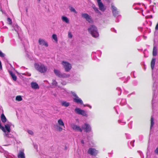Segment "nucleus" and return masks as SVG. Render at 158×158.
Here are the masks:
<instances>
[{
	"label": "nucleus",
	"mask_w": 158,
	"mask_h": 158,
	"mask_svg": "<svg viewBox=\"0 0 158 158\" xmlns=\"http://www.w3.org/2000/svg\"><path fill=\"white\" fill-rule=\"evenodd\" d=\"M88 31L92 36L94 38L99 36V34L98 29L96 26L93 25H90L88 28Z\"/></svg>",
	"instance_id": "obj_1"
},
{
	"label": "nucleus",
	"mask_w": 158,
	"mask_h": 158,
	"mask_svg": "<svg viewBox=\"0 0 158 158\" xmlns=\"http://www.w3.org/2000/svg\"><path fill=\"white\" fill-rule=\"evenodd\" d=\"M35 69L41 73H45L47 70V67L41 63H35L34 64Z\"/></svg>",
	"instance_id": "obj_2"
},
{
	"label": "nucleus",
	"mask_w": 158,
	"mask_h": 158,
	"mask_svg": "<svg viewBox=\"0 0 158 158\" xmlns=\"http://www.w3.org/2000/svg\"><path fill=\"white\" fill-rule=\"evenodd\" d=\"M54 72L55 74L58 77L60 78H67L70 76V74L65 73H62L60 71L58 70L54 69Z\"/></svg>",
	"instance_id": "obj_3"
},
{
	"label": "nucleus",
	"mask_w": 158,
	"mask_h": 158,
	"mask_svg": "<svg viewBox=\"0 0 158 158\" xmlns=\"http://www.w3.org/2000/svg\"><path fill=\"white\" fill-rule=\"evenodd\" d=\"M54 72L55 74L58 77L60 78H67L70 76V74L65 73H62L60 71L58 70L54 69Z\"/></svg>",
	"instance_id": "obj_4"
},
{
	"label": "nucleus",
	"mask_w": 158,
	"mask_h": 158,
	"mask_svg": "<svg viewBox=\"0 0 158 158\" xmlns=\"http://www.w3.org/2000/svg\"><path fill=\"white\" fill-rule=\"evenodd\" d=\"M75 112L77 114H80L83 116L87 117L88 115L86 112L83 110H82L78 108H76L74 110Z\"/></svg>",
	"instance_id": "obj_5"
},
{
	"label": "nucleus",
	"mask_w": 158,
	"mask_h": 158,
	"mask_svg": "<svg viewBox=\"0 0 158 158\" xmlns=\"http://www.w3.org/2000/svg\"><path fill=\"white\" fill-rule=\"evenodd\" d=\"M81 16L83 18L85 19L89 23H93V21L91 16L89 15L88 14L85 13H82L81 14Z\"/></svg>",
	"instance_id": "obj_6"
},
{
	"label": "nucleus",
	"mask_w": 158,
	"mask_h": 158,
	"mask_svg": "<svg viewBox=\"0 0 158 158\" xmlns=\"http://www.w3.org/2000/svg\"><path fill=\"white\" fill-rule=\"evenodd\" d=\"M111 7L113 15L115 17H121V15H118L119 11L117 8L113 5H111Z\"/></svg>",
	"instance_id": "obj_7"
},
{
	"label": "nucleus",
	"mask_w": 158,
	"mask_h": 158,
	"mask_svg": "<svg viewBox=\"0 0 158 158\" xmlns=\"http://www.w3.org/2000/svg\"><path fill=\"white\" fill-rule=\"evenodd\" d=\"M152 89L153 90V98L152 100V106H153L154 104L156 102V97H155V91L156 89V83L155 82H154L153 84Z\"/></svg>",
	"instance_id": "obj_8"
},
{
	"label": "nucleus",
	"mask_w": 158,
	"mask_h": 158,
	"mask_svg": "<svg viewBox=\"0 0 158 158\" xmlns=\"http://www.w3.org/2000/svg\"><path fill=\"white\" fill-rule=\"evenodd\" d=\"M62 64L64 67L65 71L66 72H69L71 69V65L67 62L63 61Z\"/></svg>",
	"instance_id": "obj_9"
},
{
	"label": "nucleus",
	"mask_w": 158,
	"mask_h": 158,
	"mask_svg": "<svg viewBox=\"0 0 158 158\" xmlns=\"http://www.w3.org/2000/svg\"><path fill=\"white\" fill-rule=\"evenodd\" d=\"M82 129L85 130V131L86 132H89L91 131V127L90 126L86 123H85L84 125L82 126Z\"/></svg>",
	"instance_id": "obj_10"
},
{
	"label": "nucleus",
	"mask_w": 158,
	"mask_h": 158,
	"mask_svg": "<svg viewBox=\"0 0 158 158\" xmlns=\"http://www.w3.org/2000/svg\"><path fill=\"white\" fill-rule=\"evenodd\" d=\"M87 152L91 155L96 156L98 153V151L94 148H89Z\"/></svg>",
	"instance_id": "obj_11"
},
{
	"label": "nucleus",
	"mask_w": 158,
	"mask_h": 158,
	"mask_svg": "<svg viewBox=\"0 0 158 158\" xmlns=\"http://www.w3.org/2000/svg\"><path fill=\"white\" fill-rule=\"evenodd\" d=\"M71 128L75 131L82 132V128H81L79 126L75 125L74 123L71 125Z\"/></svg>",
	"instance_id": "obj_12"
},
{
	"label": "nucleus",
	"mask_w": 158,
	"mask_h": 158,
	"mask_svg": "<svg viewBox=\"0 0 158 158\" xmlns=\"http://www.w3.org/2000/svg\"><path fill=\"white\" fill-rule=\"evenodd\" d=\"M4 135L6 137V138H5L6 140V141H7L9 140L8 139L9 138L10 139V141H11L13 140L14 136L13 135L10 134V133L6 132L5 133H4Z\"/></svg>",
	"instance_id": "obj_13"
},
{
	"label": "nucleus",
	"mask_w": 158,
	"mask_h": 158,
	"mask_svg": "<svg viewBox=\"0 0 158 158\" xmlns=\"http://www.w3.org/2000/svg\"><path fill=\"white\" fill-rule=\"evenodd\" d=\"M73 101L77 104L83 105V102L82 100L78 96L76 98H73Z\"/></svg>",
	"instance_id": "obj_14"
},
{
	"label": "nucleus",
	"mask_w": 158,
	"mask_h": 158,
	"mask_svg": "<svg viewBox=\"0 0 158 158\" xmlns=\"http://www.w3.org/2000/svg\"><path fill=\"white\" fill-rule=\"evenodd\" d=\"M98 4L99 9L101 11H104L105 10L106 8L102 2L98 3Z\"/></svg>",
	"instance_id": "obj_15"
},
{
	"label": "nucleus",
	"mask_w": 158,
	"mask_h": 158,
	"mask_svg": "<svg viewBox=\"0 0 158 158\" xmlns=\"http://www.w3.org/2000/svg\"><path fill=\"white\" fill-rule=\"evenodd\" d=\"M32 88L34 89H37L39 88L38 85L35 82H32L31 83Z\"/></svg>",
	"instance_id": "obj_16"
},
{
	"label": "nucleus",
	"mask_w": 158,
	"mask_h": 158,
	"mask_svg": "<svg viewBox=\"0 0 158 158\" xmlns=\"http://www.w3.org/2000/svg\"><path fill=\"white\" fill-rule=\"evenodd\" d=\"M39 43L40 45H44L46 47L48 46V43L45 42V41L43 39H40L39 40Z\"/></svg>",
	"instance_id": "obj_17"
},
{
	"label": "nucleus",
	"mask_w": 158,
	"mask_h": 158,
	"mask_svg": "<svg viewBox=\"0 0 158 158\" xmlns=\"http://www.w3.org/2000/svg\"><path fill=\"white\" fill-rule=\"evenodd\" d=\"M18 158H25V154L23 151H20L18 155Z\"/></svg>",
	"instance_id": "obj_18"
},
{
	"label": "nucleus",
	"mask_w": 158,
	"mask_h": 158,
	"mask_svg": "<svg viewBox=\"0 0 158 158\" xmlns=\"http://www.w3.org/2000/svg\"><path fill=\"white\" fill-rule=\"evenodd\" d=\"M157 48L156 46L154 44L153 48V50L152 55L153 56H156L157 55Z\"/></svg>",
	"instance_id": "obj_19"
},
{
	"label": "nucleus",
	"mask_w": 158,
	"mask_h": 158,
	"mask_svg": "<svg viewBox=\"0 0 158 158\" xmlns=\"http://www.w3.org/2000/svg\"><path fill=\"white\" fill-rule=\"evenodd\" d=\"M2 111L3 112V110H2ZM1 121L3 123H5L6 122L7 119L6 117L5 116V115H4L3 112H2V113L1 114Z\"/></svg>",
	"instance_id": "obj_20"
},
{
	"label": "nucleus",
	"mask_w": 158,
	"mask_h": 158,
	"mask_svg": "<svg viewBox=\"0 0 158 158\" xmlns=\"http://www.w3.org/2000/svg\"><path fill=\"white\" fill-rule=\"evenodd\" d=\"M156 60V58L153 57L151 62V67L152 70H153L154 69Z\"/></svg>",
	"instance_id": "obj_21"
},
{
	"label": "nucleus",
	"mask_w": 158,
	"mask_h": 158,
	"mask_svg": "<svg viewBox=\"0 0 158 158\" xmlns=\"http://www.w3.org/2000/svg\"><path fill=\"white\" fill-rule=\"evenodd\" d=\"M61 19L63 22H64L67 23H69V20L66 16H63L61 17Z\"/></svg>",
	"instance_id": "obj_22"
},
{
	"label": "nucleus",
	"mask_w": 158,
	"mask_h": 158,
	"mask_svg": "<svg viewBox=\"0 0 158 158\" xmlns=\"http://www.w3.org/2000/svg\"><path fill=\"white\" fill-rule=\"evenodd\" d=\"M9 73L11 76L13 80L15 81H16L17 80V77L15 76V74L14 73L11 71H9Z\"/></svg>",
	"instance_id": "obj_23"
},
{
	"label": "nucleus",
	"mask_w": 158,
	"mask_h": 158,
	"mask_svg": "<svg viewBox=\"0 0 158 158\" xmlns=\"http://www.w3.org/2000/svg\"><path fill=\"white\" fill-rule=\"evenodd\" d=\"M61 105L65 107H67L70 105V103L65 101H63L61 102Z\"/></svg>",
	"instance_id": "obj_24"
},
{
	"label": "nucleus",
	"mask_w": 158,
	"mask_h": 158,
	"mask_svg": "<svg viewBox=\"0 0 158 158\" xmlns=\"http://www.w3.org/2000/svg\"><path fill=\"white\" fill-rule=\"evenodd\" d=\"M135 141V140H133V141H130V142L128 141L127 143V145L129 147L131 148L132 147H133L134 146V143Z\"/></svg>",
	"instance_id": "obj_25"
},
{
	"label": "nucleus",
	"mask_w": 158,
	"mask_h": 158,
	"mask_svg": "<svg viewBox=\"0 0 158 158\" xmlns=\"http://www.w3.org/2000/svg\"><path fill=\"white\" fill-rule=\"evenodd\" d=\"M126 99H122L121 101L120 102V105L122 106H123L126 105Z\"/></svg>",
	"instance_id": "obj_26"
},
{
	"label": "nucleus",
	"mask_w": 158,
	"mask_h": 158,
	"mask_svg": "<svg viewBox=\"0 0 158 158\" xmlns=\"http://www.w3.org/2000/svg\"><path fill=\"white\" fill-rule=\"evenodd\" d=\"M92 7L96 13L99 15L101 14V13L99 11L97 7H96L95 6H93Z\"/></svg>",
	"instance_id": "obj_27"
},
{
	"label": "nucleus",
	"mask_w": 158,
	"mask_h": 158,
	"mask_svg": "<svg viewBox=\"0 0 158 158\" xmlns=\"http://www.w3.org/2000/svg\"><path fill=\"white\" fill-rule=\"evenodd\" d=\"M154 119L153 117L152 116L151 117V126H150V130L152 129V127L154 124Z\"/></svg>",
	"instance_id": "obj_28"
},
{
	"label": "nucleus",
	"mask_w": 158,
	"mask_h": 158,
	"mask_svg": "<svg viewBox=\"0 0 158 158\" xmlns=\"http://www.w3.org/2000/svg\"><path fill=\"white\" fill-rule=\"evenodd\" d=\"M58 124L64 127V123L61 119H59L58 120Z\"/></svg>",
	"instance_id": "obj_29"
},
{
	"label": "nucleus",
	"mask_w": 158,
	"mask_h": 158,
	"mask_svg": "<svg viewBox=\"0 0 158 158\" xmlns=\"http://www.w3.org/2000/svg\"><path fill=\"white\" fill-rule=\"evenodd\" d=\"M118 123H120L122 125H124L126 124V122L123 121V119L122 120H118Z\"/></svg>",
	"instance_id": "obj_30"
},
{
	"label": "nucleus",
	"mask_w": 158,
	"mask_h": 158,
	"mask_svg": "<svg viewBox=\"0 0 158 158\" xmlns=\"http://www.w3.org/2000/svg\"><path fill=\"white\" fill-rule=\"evenodd\" d=\"M16 101H20L22 100V98L21 96H18L16 97Z\"/></svg>",
	"instance_id": "obj_31"
},
{
	"label": "nucleus",
	"mask_w": 158,
	"mask_h": 158,
	"mask_svg": "<svg viewBox=\"0 0 158 158\" xmlns=\"http://www.w3.org/2000/svg\"><path fill=\"white\" fill-rule=\"evenodd\" d=\"M116 90L118 91V95H120L122 93V90L120 88L117 87L116 88Z\"/></svg>",
	"instance_id": "obj_32"
},
{
	"label": "nucleus",
	"mask_w": 158,
	"mask_h": 158,
	"mask_svg": "<svg viewBox=\"0 0 158 158\" xmlns=\"http://www.w3.org/2000/svg\"><path fill=\"white\" fill-rule=\"evenodd\" d=\"M140 4L139 3L134 4L133 6V7L134 8V9L135 10H139V9H140V8L139 7H137V6H136L135 7H134L136 5H140Z\"/></svg>",
	"instance_id": "obj_33"
},
{
	"label": "nucleus",
	"mask_w": 158,
	"mask_h": 158,
	"mask_svg": "<svg viewBox=\"0 0 158 158\" xmlns=\"http://www.w3.org/2000/svg\"><path fill=\"white\" fill-rule=\"evenodd\" d=\"M70 10L71 12H73L75 13L76 14L77 13V12L76 10L75 9L73 8V7H71L70 8Z\"/></svg>",
	"instance_id": "obj_34"
},
{
	"label": "nucleus",
	"mask_w": 158,
	"mask_h": 158,
	"mask_svg": "<svg viewBox=\"0 0 158 158\" xmlns=\"http://www.w3.org/2000/svg\"><path fill=\"white\" fill-rule=\"evenodd\" d=\"M52 38L56 41H57V37L56 34H53L52 35Z\"/></svg>",
	"instance_id": "obj_35"
},
{
	"label": "nucleus",
	"mask_w": 158,
	"mask_h": 158,
	"mask_svg": "<svg viewBox=\"0 0 158 158\" xmlns=\"http://www.w3.org/2000/svg\"><path fill=\"white\" fill-rule=\"evenodd\" d=\"M52 84L53 85L55 86H57V83L55 80H52Z\"/></svg>",
	"instance_id": "obj_36"
},
{
	"label": "nucleus",
	"mask_w": 158,
	"mask_h": 158,
	"mask_svg": "<svg viewBox=\"0 0 158 158\" xmlns=\"http://www.w3.org/2000/svg\"><path fill=\"white\" fill-rule=\"evenodd\" d=\"M0 152L2 153H6V152L5 151L4 149L1 147H0Z\"/></svg>",
	"instance_id": "obj_37"
},
{
	"label": "nucleus",
	"mask_w": 158,
	"mask_h": 158,
	"mask_svg": "<svg viewBox=\"0 0 158 158\" xmlns=\"http://www.w3.org/2000/svg\"><path fill=\"white\" fill-rule=\"evenodd\" d=\"M132 84L133 85L136 86L138 84V81L136 80H134L132 82Z\"/></svg>",
	"instance_id": "obj_38"
},
{
	"label": "nucleus",
	"mask_w": 158,
	"mask_h": 158,
	"mask_svg": "<svg viewBox=\"0 0 158 158\" xmlns=\"http://www.w3.org/2000/svg\"><path fill=\"white\" fill-rule=\"evenodd\" d=\"M71 93L73 95V96L75 98H76L78 97L77 95L74 92L71 91Z\"/></svg>",
	"instance_id": "obj_39"
},
{
	"label": "nucleus",
	"mask_w": 158,
	"mask_h": 158,
	"mask_svg": "<svg viewBox=\"0 0 158 158\" xmlns=\"http://www.w3.org/2000/svg\"><path fill=\"white\" fill-rule=\"evenodd\" d=\"M132 122H131L129 123L128 124V127L130 128L131 129L132 128Z\"/></svg>",
	"instance_id": "obj_40"
},
{
	"label": "nucleus",
	"mask_w": 158,
	"mask_h": 158,
	"mask_svg": "<svg viewBox=\"0 0 158 158\" xmlns=\"http://www.w3.org/2000/svg\"><path fill=\"white\" fill-rule=\"evenodd\" d=\"M4 41V37L1 36L0 37V42L2 43H3Z\"/></svg>",
	"instance_id": "obj_41"
},
{
	"label": "nucleus",
	"mask_w": 158,
	"mask_h": 158,
	"mask_svg": "<svg viewBox=\"0 0 158 158\" xmlns=\"http://www.w3.org/2000/svg\"><path fill=\"white\" fill-rule=\"evenodd\" d=\"M7 20L9 24H12L11 20L10 18H8Z\"/></svg>",
	"instance_id": "obj_42"
},
{
	"label": "nucleus",
	"mask_w": 158,
	"mask_h": 158,
	"mask_svg": "<svg viewBox=\"0 0 158 158\" xmlns=\"http://www.w3.org/2000/svg\"><path fill=\"white\" fill-rule=\"evenodd\" d=\"M125 135L127 139H131V136L129 134H125Z\"/></svg>",
	"instance_id": "obj_43"
},
{
	"label": "nucleus",
	"mask_w": 158,
	"mask_h": 158,
	"mask_svg": "<svg viewBox=\"0 0 158 158\" xmlns=\"http://www.w3.org/2000/svg\"><path fill=\"white\" fill-rule=\"evenodd\" d=\"M119 108V107L118 106H116L114 107V109L115 110L116 112L118 114V112L117 111V109Z\"/></svg>",
	"instance_id": "obj_44"
},
{
	"label": "nucleus",
	"mask_w": 158,
	"mask_h": 158,
	"mask_svg": "<svg viewBox=\"0 0 158 158\" xmlns=\"http://www.w3.org/2000/svg\"><path fill=\"white\" fill-rule=\"evenodd\" d=\"M5 56V54L0 50V56L2 57H4Z\"/></svg>",
	"instance_id": "obj_45"
},
{
	"label": "nucleus",
	"mask_w": 158,
	"mask_h": 158,
	"mask_svg": "<svg viewBox=\"0 0 158 158\" xmlns=\"http://www.w3.org/2000/svg\"><path fill=\"white\" fill-rule=\"evenodd\" d=\"M141 40V38L140 36H138L136 39V41L139 42Z\"/></svg>",
	"instance_id": "obj_46"
},
{
	"label": "nucleus",
	"mask_w": 158,
	"mask_h": 158,
	"mask_svg": "<svg viewBox=\"0 0 158 158\" xmlns=\"http://www.w3.org/2000/svg\"><path fill=\"white\" fill-rule=\"evenodd\" d=\"M28 132L29 134L31 135H33V131H32L30 130L28 131Z\"/></svg>",
	"instance_id": "obj_47"
},
{
	"label": "nucleus",
	"mask_w": 158,
	"mask_h": 158,
	"mask_svg": "<svg viewBox=\"0 0 158 158\" xmlns=\"http://www.w3.org/2000/svg\"><path fill=\"white\" fill-rule=\"evenodd\" d=\"M130 78V77H128L127 78H126L125 79V80L123 82L124 83H127V81H128V79H129Z\"/></svg>",
	"instance_id": "obj_48"
},
{
	"label": "nucleus",
	"mask_w": 158,
	"mask_h": 158,
	"mask_svg": "<svg viewBox=\"0 0 158 158\" xmlns=\"http://www.w3.org/2000/svg\"><path fill=\"white\" fill-rule=\"evenodd\" d=\"M111 30L112 31L116 33V31L114 28H111Z\"/></svg>",
	"instance_id": "obj_49"
},
{
	"label": "nucleus",
	"mask_w": 158,
	"mask_h": 158,
	"mask_svg": "<svg viewBox=\"0 0 158 158\" xmlns=\"http://www.w3.org/2000/svg\"><path fill=\"white\" fill-rule=\"evenodd\" d=\"M68 36L69 38H72V35L70 32H69L68 33Z\"/></svg>",
	"instance_id": "obj_50"
},
{
	"label": "nucleus",
	"mask_w": 158,
	"mask_h": 158,
	"mask_svg": "<svg viewBox=\"0 0 158 158\" xmlns=\"http://www.w3.org/2000/svg\"><path fill=\"white\" fill-rule=\"evenodd\" d=\"M155 152L156 154H158V146L155 150Z\"/></svg>",
	"instance_id": "obj_51"
},
{
	"label": "nucleus",
	"mask_w": 158,
	"mask_h": 158,
	"mask_svg": "<svg viewBox=\"0 0 158 158\" xmlns=\"http://www.w3.org/2000/svg\"><path fill=\"white\" fill-rule=\"evenodd\" d=\"M33 145L35 148L37 149L38 148V145L37 144H35L34 143H33Z\"/></svg>",
	"instance_id": "obj_52"
},
{
	"label": "nucleus",
	"mask_w": 158,
	"mask_h": 158,
	"mask_svg": "<svg viewBox=\"0 0 158 158\" xmlns=\"http://www.w3.org/2000/svg\"><path fill=\"white\" fill-rule=\"evenodd\" d=\"M116 17V20H115V21L116 22H119V20H118V19L119 18H121V17Z\"/></svg>",
	"instance_id": "obj_53"
},
{
	"label": "nucleus",
	"mask_w": 158,
	"mask_h": 158,
	"mask_svg": "<svg viewBox=\"0 0 158 158\" xmlns=\"http://www.w3.org/2000/svg\"><path fill=\"white\" fill-rule=\"evenodd\" d=\"M2 28L3 29H6V31H7V30H8V28L7 27H6V26H4V27H2Z\"/></svg>",
	"instance_id": "obj_54"
},
{
	"label": "nucleus",
	"mask_w": 158,
	"mask_h": 158,
	"mask_svg": "<svg viewBox=\"0 0 158 158\" xmlns=\"http://www.w3.org/2000/svg\"><path fill=\"white\" fill-rule=\"evenodd\" d=\"M59 127V131H62L63 129L62 127Z\"/></svg>",
	"instance_id": "obj_55"
},
{
	"label": "nucleus",
	"mask_w": 158,
	"mask_h": 158,
	"mask_svg": "<svg viewBox=\"0 0 158 158\" xmlns=\"http://www.w3.org/2000/svg\"><path fill=\"white\" fill-rule=\"evenodd\" d=\"M134 73V72H132L131 73V75L133 74L134 78H135L136 77L135 76Z\"/></svg>",
	"instance_id": "obj_56"
},
{
	"label": "nucleus",
	"mask_w": 158,
	"mask_h": 158,
	"mask_svg": "<svg viewBox=\"0 0 158 158\" xmlns=\"http://www.w3.org/2000/svg\"><path fill=\"white\" fill-rule=\"evenodd\" d=\"M97 53H99L100 54V56H101V54H102V52L101 51H97Z\"/></svg>",
	"instance_id": "obj_57"
},
{
	"label": "nucleus",
	"mask_w": 158,
	"mask_h": 158,
	"mask_svg": "<svg viewBox=\"0 0 158 158\" xmlns=\"http://www.w3.org/2000/svg\"><path fill=\"white\" fill-rule=\"evenodd\" d=\"M128 92L126 91L125 90H124V92L123 93V94H127L128 93Z\"/></svg>",
	"instance_id": "obj_58"
},
{
	"label": "nucleus",
	"mask_w": 158,
	"mask_h": 158,
	"mask_svg": "<svg viewBox=\"0 0 158 158\" xmlns=\"http://www.w3.org/2000/svg\"><path fill=\"white\" fill-rule=\"evenodd\" d=\"M84 106H87L89 107L90 109L91 108H92V106H90V105H86V106L84 105Z\"/></svg>",
	"instance_id": "obj_59"
},
{
	"label": "nucleus",
	"mask_w": 158,
	"mask_h": 158,
	"mask_svg": "<svg viewBox=\"0 0 158 158\" xmlns=\"http://www.w3.org/2000/svg\"><path fill=\"white\" fill-rule=\"evenodd\" d=\"M120 101V99L119 98L117 100V103H119Z\"/></svg>",
	"instance_id": "obj_60"
},
{
	"label": "nucleus",
	"mask_w": 158,
	"mask_h": 158,
	"mask_svg": "<svg viewBox=\"0 0 158 158\" xmlns=\"http://www.w3.org/2000/svg\"><path fill=\"white\" fill-rule=\"evenodd\" d=\"M81 143L82 144H84V141L83 140H81Z\"/></svg>",
	"instance_id": "obj_61"
},
{
	"label": "nucleus",
	"mask_w": 158,
	"mask_h": 158,
	"mask_svg": "<svg viewBox=\"0 0 158 158\" xmlns=\"http://www.w3.org/2000/svg\"><path fill=\"white\" fill-rule=\"evenodd\" d=\"M153 6H150V8L151 9V10H153Z\"/></svg>",
	"instance_id": "obj_62"
},
{
	"label": "nucleus",
	"mask_w": 158,
	"mask_h": 158,
	"mask_svg": "<svg viewBox=\"0 0 158 158\" xmlns=\"http://www.w3.org/2000/svg\"><path fill=\"white\" fill-rule=\"evenodd\" d=\"M98 3L101 2V0H97Z\"/></svg>",
	"instance_id": "obj_63"
},
{
	"label": "nucleus",
	"mask_w": 158,
	"mask_h": 158,
	"mask_svg": "<svg viewBox=\"0 0 158 158\" xmlns=\"http://www.w3.org/2000/svg\"><path fill=\"white\" fill-rule=\"evenodd\" d=\"M143 37L144 39H146L147 38V37L144 35H143Z\"/></svg>",
	"instance_id": "obj_64"
}]
</instances>
